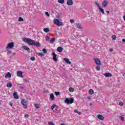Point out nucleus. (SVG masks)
Returning <instances> with one entry per match:
<instances>
[{
    "label": "nucleus",
    "instance_id": "1",
    "mask_svg": "<svg viewBox=\"0 0 125 125\" xmlns=\"http://www.w3.org/2000/svg\"><path fill=\"white\" fill-rule=\"evenodd\" d=\"M22 41L24 42L28 43L29 45H34V46H37V47H40V46H41V43L39 42H35V41L31 40L30 38H24L22 39Z\"/></svg>",
    "mask_w": 125,
    "mask_h": 125
},
{
    "label": "nucleus",
    "instance_id": "2",
    "mask_svg": "<svg viewBox=\"0 0 125 125\" xmlns=\"http://www.w3.org/2000/svg\"><path fill=\"white\" fill-rule=\"evenodd\" d=\"M53 21L55 25H57L58 27H60L61 26L64 25V23L62 21H59L57 19H54Z\"/></svg>",
    "mask_w": 125,
    "mask_h": 125
},
{
    "label": "nucleus",
    "instance_id": "3",
    "mask_svg": "<svg viewBox=\"0 0 125 125\" xmlns=\"http://www.w3.org/2000/svg\"><path fill=\"white\" fill-rule=\"evenodd\" d=\"M64 103H66V104H72V103H74V99L73 98H70V99H69V98H66L64 100Z\"/></svg>",
    "mask_w": 125,
    "mask_h": 125
},
{
    "label": "nucleus",
    "instance_id": "4",
    "mask_svg": "<svg viewBox=\"0 0 125 125\" xmlns=\"http://www.w3.org/2000/svg\"><path fill=\"white\" fill-rule=\"evenodd\" d=\"M21 104H22V105H23V108L24 109H27V108L28 107V106H27V101L26 100H25V99H23L21 100Z\"/></svg>",
    "mask_w": 125,
    "mask_h": 125
},
{
    "label": "nucleus",
    "instance_id": "5",
    "mask_svg": "<svg viewBox=\"0 0 125 125\" xmlns=\"http://www.w3.org/2000/svg\"><path fill=\"white\" fill-rule=\"evenodd\" d=\"M13 47H14V42H11L7 44V46L6 47V49L8 48L12 49Z\"/></svg>",
    "mask_w": 125,
    "mask_h": 125
},
{
    "label": "nucleus",
    "instance_id": "6",
    "mask_svg": "<svg viewBox=\"0 0 125 125\" xmlns=\"http://www.w3.org/2000/svg\"><path fill=\"white\" fill-rule=\"evenodd\" d=\"M52 55H53V60H54L55 62H57V61H58V60L57 59V55L55 54V53L52 52Z\"/></svg>",
    "mask_w": 125,
    "mask_h": 125
},
{
    "label": "nucleus",
    "instance_id": "7",
    "mask_svg": "<svg viewBox=\"0 0 125 125\" xmlns=\"http://www.w3.org/2000/svg\"><path fill=\"white\" fill-rule=\"evenodd\" d=\"M94 60L96 65H97L98 66L101 65V62H100V60L99 59H98L97 58H94Z\"/></svg>",
    "mask_w": 125,
    "mask_h": 125
},
{
    "label": "nucleus",
    "instance_id": "8",
    "mask_svg": "<svg viewBox=\"0 0 125 125\" xmlns=\"http://www.w3.org/2000/svg\"><path fill=\"white\" fill-rule=\"evenodd\" d=\"M17 75L18 77H20L21 78H24V76H23V72L21 71H18L17 72Z\"/></svg>",
    "mask_w": 125,
    "mask_h": 125
},
{
    "label": "nucleus",
    "instance_id": "9",
    "mask_svg": "<svg viewBox=\"0 0 125 125\" xmlns=\"http://www.w3.org/2000/svg\"><path fill=\"white\" fill-rule=\"evenodd\" d=\"M108 5V1L107 0H104L102 2V6L103 7H106Z\"/></svg>",
    "mask_w": 125,
    "mask_h": 125
},
{
    "label": "nucleus",
    "instance_id": "10",
    "mask_svg": "<svg viewBox=\"0 0 125 125\" xmlns=\"http://www.w3.org/2000/svg\"><path fill=\"white\" fill-rule=\"evenodd\" d=\"M97 118L99 119V120H101V121H104V117H103V115L101 114H98L97 115Z\"/></svg>",
    "mask_w": 125,
    "mask_h": 125
},
{
    "label": "nucleus",
    "instance_id": "11",
    "mask_svg": "<svg viewBox=\"0 0 125 125\" xmlns=\"http://www.w3.org/2000/svg\"><path fill=\"white\" fill-rule=\"evenodd\" d=\"M104 76L105 77V78H109V77H112V74L110 73H106L104 74Z\"/></svg>",
    "mask_w": 125,
    "mask_h": 125
},
{
    "label": "nucleus",
    "instance_id": "12",
    "mask_svg": "<svg viewBox=\"0 0 125 125\" xmlns=\"http://www.w3.org/2000/svg\"><path fill=\"white\" fill-rule=\"evenodd\" d=\"M76 27L78 28V29H80V30L83 29V26H82L81 23H76Z\"/></svg>",
    "mask_w": 125,
    "mask_h": 125
},
{
    "label": "nucleus",
    "instance_id": "13",
    "mask_svg": "<svg viewBox=\"0 0 125 125\" xmlns=\"http://www.w3.org/2000/svg\"><path fill=\"white\" fill-rule=\"evenodd\" d=\"M13 95L15 98V99H19V96L17 95V92H15L13 94Z\"/></svg>",
    "mask_w": 125,
    "mask_h": 125
},
{
    "label": "nucleus",
    "instance_id": "14",
    "mask_svg": "<svg viewBox=\"0 0 125 125\" xmlns=\"http://www.w3.org/2000/svg\"><path fill=\"white\" fill-rule=\"evenodd\" d=\"M66 3L67 5H73V0H67Z\"/></svg>",
    "mask_w": 125,
    "mask_h": 125
},
{
    "label": "nucleus",
    "instance_id": "15",
    "mask_svg": "<svg viewBox=\"0 0 125 125\" xmlns=\"http://www.w3.org/2000/svg\"><path fill=\"white\" fill-rule=\"evenodd\" d=\"M5 78L6 79L11 78V73L10 72H7V74L5 75Z\"/></svg>",
    "mask_w": 125,
    "mask_h": 125
},
{
    "label": "nucleus",
    "instance_id": "16",
    "mask_svg": "<svg viewBox=\"0 0 125 125\" xmlns=\"http://www.w3.org/2000/svg\"><path fill=\"white\" fill-rule=\"evenodd\" d=\"M64 61H65V62H66L67 64H72V62H71L70 61V60H69V59H66V58H64L63 59Z\"/></svg>",
    "mask_w": 125,
    "mask_h": 125
},
{
    "label": "nucleus",
    "instance_id": "17",
    "mask_svg": "<svg viewBox=\"0 0 125 125\" xmlns=\"http://www.w3.org/2000/svg\"><path fill=\"white\" fill-rule=\"evenodd\" d=\"M22 48L25 50H27V51H30V48L27 46H22Z\"/></svg>",
    "mask_w": 125,
    "mask_h": 125
},
{
    "label": "nucleus",
    "instance_id": "18",
    "mask_svg": "<svg viewBox=\"0 0 125 125\" xmlns=\"http://www.w3.org/2000/svg\"><path fill=\"white\" fill-rule=\"evenodd\" d=\"M57 51H58V52H62V51H63V48H62V47H58L57 48Z\"/></svg>",
    "mask_w": 125,
    "mask_h": 125
},
{
    "label": "nucleus",
    "instance_id": "19",
    "mask_svg": "<svg viewBox=\"0 0 125 125\" xmlns=\"http://www.w3.org/2000/svg\"><path fill=\"white\" fill-rule=\"evenodd\" d=\"M50 98L51 99V100L53 101L55 99L54 98V95L53 94V93H51L50 95Z\"/></svg>",
    "mask_w": 125,
    "mask_h": 125
},
{
    "label": "nucleus",
    "instance_id": "20",
    "mask_svg": "<svg viewBox=\"0 0 125 125\" xmlns=\"http://www.w3.org/2000/svg\"><path fill=\"white\" fill-rule=\"evenodd\" d=\"M58 2H59V3H61V4H63V3H64V2H65V0H58Z\"/></svg>",
    "mask_w": 125,
    "mask_h": 125
},
{
    "label": "nucleus",
    "instance_id": "21",
    "mask_svg": "<svg viewBox=\"0 0 125 125\" xmlns=\"http://www.w3.org/2000/svg\"><path fill=\"white\" fill-rule=\"evenodd\" d=\"M99 9L101 11V12L103 14H105V12H104V9H102L101 7H99Z\"/></svg>",
    "mask_w": 125,
    "mask_h": 125
},
{
    "label": "nucleus",
    "instance_id": "22",
    "mask_svg": "<svg viewBox=\"0 0 125 125\" xmlns=\"http://www.w3.org/2000/svg\"><path fill=\"white\" fill-rule=\"evenodd\" d=\"M43 31L45 32V33H48L50 30H49V28H45L43 29Z\"/></svg>",
    "mask_w": 125,
    "mask_h": 125
},
{
    "label": "nucleus",
    "instance_id": "23",
    "mask_svg": "<svg viewBox=\"0 0 125 125\" xmlns=\"http://www.w3.org/2000/svg\"><path fill=\"white\" fill-rule=\"evenodd\" d=\"M54 41H55V38H53L51 40H50V43H53L54 42Z\"/></svg>",
    "mask_w": 125,
    "mask_h": 125
},
{
    "label": "nucleus",
    "instance_id": "24",
    "mask_svg": "<svg viewBox=\"0 0 125 125\" xmlns=\"http://www.w3.org/2000/svg\"><path fill=\"white\" fill-rule=\"evenodd\" d=\"M111 39H112L113 41H116V40H117V36H116V35H112L111 37Z\"/></svg>",
    "mask_w": 125,
    "mask_h": 125
},
{
    "label": "nucleus",
    "instance_id": "25",
    "mask_svg": "<svg viewBox=\"0 0 125 125\" xmlns=\"http://www.w3.org/2000/svg\"><path fill=\"white\" fill-rule=\"evenodd\" d=\"M89 94H93V93H94V91H93L92 90V89H90L89 90Z\"/></svg>",
    "mask_w": 125,
    "mask_h": 125
},
{
    "label": "nucleus",
    "instance_id": "26",
    "mask_svg": "<svg viewBox=\"0 0 125 125\" xmlns=\"http://www.w3.org/2000/svg\"><path fill=\"white\" fill-rule=\"evenodd\" d=\"M37 54L39 56H41V57H42V56H44V54L42 53H38Z\"/></svg>",
    "mask_w": 125,
    "mask_h": 125
},
{
    "label": "nucleus",
    "instance_id": "27",
    "mask_svg": "<svg viewBox=\"0 0 125 125\" xmlns=\"http://www.w3.org/2000/svg\"><path fill=\"white\" fill-rule=\"evenodd\" d=\"M7 87H12V84L11 83H8L7 84Z\"/></svg>",
    "mask_w": 125,
    "mask_h": 125
},
{
    "label": "nucleus",
    "instance_id": "28",
    "mask_svg": "<svg viewBox=\"0 0 125 125\" xmlns=\"http://www.w3.org/2000/svg\"><path fill=\"white\" fill-rule=\"evenodd\" d=\"M69 91L70 92H74V88H72V87H69Z\"/></svg>",
    "mask_w": 125,
    "mask_h": 125
},
{
    "label": "nucleus",
    "instance_id": "29",
    "mask_svg": "<svg viewBox=\"0 0 125 125\" xmlns=\"http://www.w3.org/2000/svg\"><path fill=\"white\" fill-rule=\"evenodd\" d=\"M21 21H24V19H23V18H22V17H19V22H21Z\"/></svg>",
    "mask_w": 125,
    "mask_h": 125
},
{
    "label": "nucleus",
    "instance_id": "30",
    "mask_svg": "<svg viewBox=\"0 0 125 125\" xmlns=\"http://www.w3.org/2000/svg\"><path fill=\"white\" fill-rule=\"evenodd\" d=\"M30 60H31V61H35V60H36V58L34 57H31L30 58Z\"/></svg>",
    "mask_w": 125,
    "mask_h": 125
},
{
    "label": "nucleus",
    "instance_id": "31",
    "mask_svg": "<svg viewBox=\"0 0 125 125\" xmlns=\"http://www.w3.org/2000/svg\"><path fill=\"white\" fill-rule=\"evenodd\" d=\"M55 94L56 96H58V95H60V92H55Z\"/></svg>",
    "mask_w": 125,
    "mask_h": 125
},
{
    "label": "nucleus",
    "instance_id": "32",
    "mask_svg": "<svg viewBox=\"0 0 125 125\" xmlns=\"http://www.w3.org/2000/svg\"><path fill=\"white\" fill-rule=\"evenodd\" d=\"M35 107L36 108V109H39V108H40V105L39 104H35Z\"/></svg>",
    "mask_w": 125,
    "mask_h": 125
},
{
    "label": "nucleus",
    "instance_id": "33",
    "mask_svg": "<svg viewBox=\"0 0 125 125\" xmlns=\"http://www.w3.org/2000/svg\"><path fill=\"white\" fill-rule=\"evenodd\" d=\"M42 50L43 53H44V54H45L47 52V51H46V49H45L44 48L42 49Z\"/></svg>",
    "mask_w": 125,
    "mask_h": 125
},
{
    "label": "nucleus",
    "instance_id": "34",
    "mask_svg": "<svg viewBox=\"0 0 125 125\" xmlns=\"http://www.w3.org/2000/svg\"><path fill=\"white\" fill-rule=\"evenodd\" d=\"M56 106V104H53L52 106H51L52 110H53Z\"/></svg>",
    "mask_w": 125,
    "mask_h": 125
},
{
    "label": "nucleus",
    "instance_id": "35",
    "mask_svg": "<svg viewBox=\"0 0 125 125\" xmlns=\"http://www.w3.org/2000/svg\"><path fill=\"white\" fill-rule=\"evenodd\" d=\"M48 124L49 125H55L54 123L52 122H49Z\"/></svg>",
    "mask_w": 125,
    "mask_h": 125
},
{
    "label": "nucleus",
    "instance_id": "36",
    "mask_svg": "<svg viewBox=\"0 0 125 125\" xmlns=\"http://www.w3.org/2000/svg\"><path fill=\"white\" fill-rule=\"evenodd\" d=\"M96 69L97 71H100V66H98L96 67Z\"/></svg>",
    "mask_w": 125,
    "mask_h": 125
},
{
    "label": "nucleus",
    "instance_id": "37",
    "mask_svg": "<svg viewBox=\"0 0 125 125\" xmlns=\"http://www.w3.org/2000/svg\"><path fill=\"white\" fill-rule=\"evenodd\" d=\"M23 82L24 83H29V81H28L27 79H23Z\"/></svg>",
    "mask_w": 125,
    "mask_h": 125
},
{
    "label": "nucleus",
    "instance_id": "38",
    "mask_svg": "<svg viewBox=\"0 0 125 125\" xmlns=\"http://www.w3.org/2000/svg\"><path fill=\"white\" fill-rule=\"evenodd\" d=\"M120 118L121 120L122 121V122H124V121H125V118H124V117L120 116Z\"/></svg>",
    "mask_w": 125,
    "mask_h": 125
},
{
    "label": "nucleus",
    "instance_id": "39",
    "mask_svg": "<svg viewBox=\"0 0 125 125\" xmlns=\"http://www.w3.org/2000/svg\"><path fill=\"white\" fill-rule=\"evenodd\" d=\"M45 15H46V16H47V17H49V16H50V15L47 12H45Z\"/></svg>",
    "mask_w": 125,
    "mask_h": 125
},
{
    "label": "nucleus",
    "instance_id": "40",
    "mask_svg": "<svg viewBox=\"0 0 125 125\" xmlns=\"http://www.w3.org/2000/svg\"><path fill=\"white\" fill-rule=\"evenodd\" d=\"M95 4H96V5H97V6H98V8H99V7H101V6H100L99 5V4L98 3L96 2V3H95Z\"/></svg>",
    "mask_w": 125,
    "mask_h": 125
},
{
    "label": "nucleus",
    "instance_id": "41",
    "mask_svg": "<svg viewBox=\"0 0 125 125\" xmlns=\"http://www.w3.org/2000/svg\"><path fill=\"white\" fill-rule=\"evenodd\" d=\"M119 105L120 106H124V103H123V102H120L119 103Z\"/></svg>",
    "mask_w": 125,
    "mask_h": 125
},
{
    "label": "nucleus",
    "instance_id": "42",
    "mask_svg": "<svg viewBox=\"0 0 125 125\" xmlns=\"http://www.w3.org/2000/svg\"><path fill=\"white\" fill-rule=\"evenodd\" d=\"M45 40H46V41H49V40H50L49 37L46 36Z\"/></svg>",
    "mask_w": 125,
    "mask_h": 125
},
{
    "label": "nucleus",
    "instance_id": "43",
    "mask_svg": "<svg viewBox=\"0 0 125 125\" xmlns=\"http://www.w3.org/2000/svg\"><path fill=\"white\" fill-rule=\"evenodd\" d=\"M109 51L110 52H113L114 51V49H113V48L109 49Z\"/></svg>",
    "mask_w": 125,
    "mask_h": 125
},
{
    "label": "nucleus",
    "instance_id": "44",
    "mask_svg": "<svg viewBox=\"0 0 125 125\" xmlns=\"http://www.w3.org/2000/svg\"><path fill=\"white\" fill-rule=\"evenodd\" d=\"M9 105H10L11 107H12V106H13V104H12V103H9Z\"/></svg>",
    "mask_w": 125,
    "mask_h": 125
},
{
    "label": "nucleus",
    "instance_id": "45",
    "mask_svg": "<svg viewBox=\"0 0 125 125\" xmlns=\"http://www.w3.org/2000/svg\"><path fill=\"white\" fill-rule=\"evenodd\" d=\"M70 23H73L74 22H75V21L73 20H70Z\"/></svg>",
    "mask_w": 125,
    "mask_h": 125
},
{
    "label": "nucleus",
    "instance_id": "46",
    "mask_svg": "<svg viewBox=\"0 0 125 125\" xmlns=\"http://www.w3.org/2000/svg\"><path fill=\"white\" fill-rule=\"evenodd\" d=\"M25 118H29V115L28 114H26L24 115Z\"/></svg>",
    "mask_w": 125,
    "mask_h": 125
},
{
    "label": "nucleus",
    "instance_id": "47",
    "mask_svg": "<svg viewBox=\"0 0 125 125\" xmlns=\"http://www.w3.org/2000/svg\"><path fill=\"white\" fill-rule=\"evenodd\" d=\"M7 53V54H11V51H8Z\"/></svg>",
    "mask_w": 125,
    "mask_h": 125
},
{
    "label": "nucleus",
    "instance_id": "48",
    "mask_svg": "<svg viewBox=\"0 0 125 125\" xmlns=\"http://www.w3.org/2000/svg\"><path fill=\"white\" fill-rule=\"evenodd\" d=\"M77 114H78V115H82V112L80 111H78Z\"/></svg>",
    "mask_w": 125,
    "mask_h": 125
},
{
    "label": "nucleus",
    "instance_id": "49",
    "mask_svg": "<svg viewBox=\"0 0 125 125\" xmlns=\"http://www.w3.org/2000/svg\"><path fill=\"white\" fill-rule=\"evenodd\" d=\"M20 88H21V89H23V88H24V87L23 86H22V85L20 86Z\"/></svg>",
    "mask_w": 125,
    "mask_h": 125
},
{
    "label": "nucleus",
    "instance_id": "50",
    "mask_svg": "<svg viewBox=\"0 0 125 125\" xmlns=\"http://www.w3.org/2000/svg\"><path fill=\"white\" fill-rule=\"evenodd\" d=\"M78 110H77V109H76V110H74V113H78Z\"/></svg>",
    "mask_w": 125,
    "mask_h": 125
},
{
    "label": "nucleus",
    "instance_id": "51",
    "mask_svg": "<svg viewBox=\"0 0 125 125\" xmlns=\"http://www.w3.org/2000/svg\"><path fill=\"white\" fill-rule=\"evenodd\" d=\"M122 42H125V39H122Z\"/></svg>",
    "mask_w": 125,
    "mask_h": 125
},
{
    "label": "nucleus",
    "instance_id": "52",
    "mask_svg": "<svg viewBox=\"0 0 125 125\" xmlns=\"http://www.w3.org/2000/svg\"><path fill=\"white\" fill-rule=\"evenodd\" d=\"M123 19H124V21H125V15H124V16H123Z\"/></svg>",
    "mask_w": 125,
    "mask_h": 125
},
{
    "label": "nucleus",
    "instance_id": "53",
    "mask_svg": "<svg viewBox=\"0 0 125 125\" xmlns=\"http://www.w3.org/2000/svg\"><path fill=\"white\" fill-rule=\"evenodd\" d=\"M44 92H45L46 93H47V92H48V91H47V90L44 91Z\"/></svg>",
    "mask_w": 125,
    "mask_h": 125
},
{
    "label": "nucleus",
    "instance_id": "54",
    "mask_svg": "<svg viewBox=\"0 0 125 125\" xmlns=\"http://www.w3.org/2000/svg\"><path fill=\"white\" fill-rule=\"evenodd\" d=\"M106 12H107V14H109V11H106Z\"/></svg>",
    "mask_w": 125,
    "mask_h": 125
},
{
    "label": "nucleus",
    "instance_id": "55",
    "mask_svg": "<svg viewBox=\"0 0 125 125\" xmlns=\"http://www.w3.org/2000/svg\"><path fill=\"white\" fill-rule=\"evenodd\" d=\"M89 105H90V106H92V103H90Z\"/></svg>",
    "mask_w": 125,
    "mask_h": 125
},
{
    "label": "nucleus",
    "instance_id": "56",
    "mask_svg": "<svg viewBox=\"0 0 125 125\" xmlns=\"http://www.w3.org/2000/svg\"><path fill=\"white\" fill-rule=\"evenodd\" d=\"M55 111H58V109L57 108H55Z\"/></svg>",
    "mask_w": 125,
    "mask_h": 125
},
{
    "label": "nucleus",
    "instance_id": "57",
    "mask_svg": "<svg viewBox=\"0 0 125 125\" xmlns=\"http://www.w3.org/2000/svg\"><path fill=\"white\" fill-rule=\"evenodd\" d=\"M87 99H91V98H90V97H87Z\"/></svg>",
    "mask_w": 125,
    "mask_h": 125
},
{
    "label": "nucleus",
    "instance_id": "58",
    "mask_svg": "<svg viewBox=\"0 0 125 125\" xmlns=\"http://www.w3.org/2000/svg\"><path fill=\"white\" fill-rule=\"evenodd\" d=\"M61 125H65V124H63V123H62V124H61Z\"/></svg>",
    "mask_w": 125,
    "mask_h": 125
},
{
    "label": "nucleus",
    "instance_id": "59",
    "mask_svg": "<svg viewBox=\"0 0 125 125\" xmlns=\"http://www.w3.org/2000/svg\"><path fill=\"white\" fill-rule=\"evenodd\" d=\"M59 17H60V16H59V15L57 16V18H59Z\"/></svg>",
    "mask_w": 125,
    "mask_h": 125
},
{
    "label": "nucleus",
    "instance_id": "60",
    "mask_svg": "<svg viewBox=\"0 0 125 125\" xmlns=\"http://www.w3.org/2000/svg\"><path fill=\"white\" fill-rule=\"evenodd\" d=\"M0 34H1V30L0 29Z\"/></svg>",
    "mask_w": 125,
    "mask_h": 125
}]
</instances>
